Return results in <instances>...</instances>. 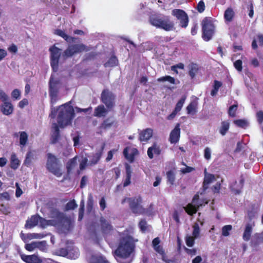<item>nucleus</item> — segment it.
Segmentation results:
<instances>
[{
	"mask_svg": "<svg viewBox=\"0 0 263 263\" xmlns=\"http://www.w3.org/2000/svg\"><path fill=\"white\" fill-rule=\"evenodd\" d=\"M103 149L104 146H103L97 153L92 154L91 156V159L89 162L90 165L92 166L96 165L99 162L102 157Z\"/></svg>",
	"mask_w": 263,
	"mask_h": 263,
	"instance_id": "nucleus-23",
	"label": "nucleus"
},
{
	"mask_svg": "<svg viewBox=\"0 0 263 263\" xmlns=\"http://www.w3.org/2000/svg\"><path fill=\"white\" fill-rule=\"evenodd\" d=\"M91 48L82 43L69 45L64 51L63 55L66 58L71 57L73 55L82 52H87Z\"/></svg>",
	"mask_w": 263,
	"mask_h": 263,
	"instance_id": "nucleus-8",
	"label": "nucleus"
},
{
	"mask_svg": "<svg viewBox=\"0 0 263 263\" xmlns=\"http://www.w3.org/2000/svg\"><path fill=\"white\" fill-rule=\"evenodd\" d=\"M238 109V105L234 104L231 106L228 110V114L231 117H235L236 116V112Z\"/></svg>",
	"mask_w": 263,
	"mask_h": 263,
	"instance_id": "nucleus-46",
	"label": "nucleus"
},
{
	"mask_svg": "<svg viewBox=\"0 0 263 263\" xmlns=\"http://www.w3.org/2000/svg\"><path fill=\"white\" fill-rule=\"evenodd\" d=\"M118 64V60L117 57L115 55L111 56L108 61L104 64L105 67H114L117 65Z\"/></svg>",
	"mask_w": 263,
	"mask_h": 263,
	"instance_id": "nucleus-36",
	"label": "nucleus"
},
{
	"mask_svg": "<svg viewBox=\"0 0 263 263\" xmlns=\"http://www.w3.org/2000/svg\"><path fill=\"white\" fill-rule=\"evenodd\" d=\"M234 123L238 127L246 128L248 126V122L245 119H237L234 121Z\"/></svg>",
	"mask_w": 263,
	"mask_h": 263,
	"instance_id": "nucleus-41",
	"label": "nucleus"
},
{
	"mask_svg": "<svg viewBox=\"0 0 263 263\" xmlns=\"http://www.w3.org/2000/svg\"><path fill=\"white\" fill-rule=\"evenodd\" d=\"M1 111L5 115H10L13 111V107L10 102L3 103L1 106Z\"/></svg>",
	"mask_w": 263,
	"mask_h": 263,
	"instance_id": "nucleus-24",
	"label": "nucleus"
},
{
	"mask_svg": "<svg viewBox=\"0 0 263 263\" xmlns=\"http://www.w3.org/2000/svg\"><path fill=\"white\" fill-rule=\"evenodd\" d=\"M61 86V81L54 79L52 76H51L49 81V95L52 103H54L57 102L58 95Z\"/></svg>",
	"mask_w": 263,
	"mask_h": 263,
	"instance_id": "nucleus-7",
	"label": "nucleus"
},
{
	"mask_svg": "<svg viewBox=\"0 0 263 263\" xmlns=\"http://www.w3.org/2000/svg\"><path fill=\"white\" fill-rule=\"evenodd\" d=\"M200 205H196L191 203H189L185 207H184L185 211L190 216H193L198 211Z\"/></svg>",
	"mask_w": 263,
	"mask_h": 263,
	"instance_id": "nucleus-26",
	"label": "nucleus"
},
{
	"mask_svg": "<svg viewBox=\"0 0 263 263\" xmlns=\"http://www.w3.org/2000/svg\"><path fill=\"white\" fill-rule=\"evenodd\" d=\"M204 158L209 160L211 158V152L209 147H206L204 150Z\"/></svg>",
	"mask_w": 263,
	"mask_h": 263,
	"instance_id": "nucleus-56",
	"label": "nucleus"
},
{
	"mask_svg": "<svg viewBox=\"0 0 263 263\" xmlns=\"http://www.w3.org/2000/svg\"><path fill=\"white\" fill-rule=\"evenodd\" d=\"M157 81L159 82L167 81L172 84H176L175 79L170 76H165L164 77H160L157 79Z\"/></svg>",
	"mask_w": 263,
	"mask_h": 263,
	"instance_id": "nucleus-40",
	"label": "nucleus"
},
{
	"mask_svg": "<svg viewBox=\"0 0 263 263\" xmlns=\"http://www.w3.org/2000/svg\"><path fill=\"white\" fill-rule=\"evenodd\" d=\"M90 263H109L105 257L102 256L93 257Z\"/></svg>",
	"mask_w": 263,
	"mask_h": 263,
	"instance_id": "nucleus-39",
	"label": "nucleus"
},
{
	"mask_svg": "<svg viewBox=\"0 0 263 263\" xmlns=\"http://www.w3.org/2000/svg\"><path fill=\"white\" fill-rule=\"evenodd\" d=\"M234 66L239 72L242 70V62L241 60H237L234 63Z\"/></svg>",
	"mask_w": 263,
	"mask_h": 263,
	"instance_id": "nucleus-50",
	"label": "nucleus"
},
{
	"mask_svg": "<svg viewBox=\"0 0 263 263\" xmlns=\"http://www.w3.org/2000/svg\"><path fill=\"white\" fill-rule=\"evenodd\" d=\"M188 74L191 79H194L199 70V66L197 63L191 62L187 66Z\"/></svg>",
	"mask_w": 263,
	"mask_h": 263,
	"instance_id": "nucleus-18",
	"label": "nucleus"
},
{
	"mask_svg": "<svg viewBox=\"0 0 263 263\" xmlns=\"http://www.w3.org/2000/svg\"><path fill=\"white\" fill-rule=\"evenodd\" d=\"M256 117L257 121L259 124H261L263 122V111L259 110L256 113Z\"/></svg>",
	"mask_w": 263,
	"mask_h": 263,
	"instance_id": "nucleus-62",
	"label": "nucleus"
},
{
	"mask_svg": "<svg viewBox=\"0 0 263 263\" xmlns=\"http://www.w3.org/2000/svg\"><path fill=\"white\" fill-rule=\"evenodd\" d=\"M20 144L22 147L25 146L28 140V136L25 132H20Z\"/></svg>",
	"mask_w": 263,
	"mask_h": 263,
	"instance_id": "nucleus-34",
	"label": "nucleus"
},
{
	"mask_svg": "<svg viewBox=\"0 0 263 263\" xmlns=\"http://www.w3.org/2000/svg\"><path fill=\"white\" fill-rule=\"evenodd\" d=\"M43 242H32L30 243L26 244L25 246V248L28 251H32L34 249L39 247V245L42 243Z\"/></svg>",
	"mask_w": 263,
	"mask_h": 263,
	"instance_id": "nucleus-42",
	"label": "nucleus"
},
{
	"mask_svg": "<svg viewBox=\"0 0 263 263\" xmlns=\"http://www.w3.org/2000/svg\"><path fill=\"white\" fill-rule=\"evenodd\" d=\"M204 173L205 177L203 182V186L204 189H206L208 185L215 179V177L213 174H207L206 169L204 170Z\"/></svg>",
	"mask_w": 263,
	"mask_h": 263,
	"instance_id": "nucleus-30",
	"label": "nucleus"
},
{
	"mask_svg": "<svg viewBox=\"0 0 263 263\" xmlns=\"http://www.w3.org/2000/svg\"><path fill=\"white\" fill-rule=\"evenodd\" d=\"M167 182L170 185H173L175 181V175L172 171H169L166 173Z\"/></svg>",
	"mask_w": 263,
	"mask_h": 263,
	"instance_id": "nucleus-43",
	"label": "nucleus"
},
{
	"mask_svg": "<svg viewBox=\"0 0 263 263\" xmlns=\"http://www.w3.org/2000/svg\"><path fill=\"white\" fill-rule=\"evenodd\" d=\"M172 14L179 21L180 27L185 28L188 26L189 16L184 10L180 9H175L172 10Z\"/></svg>",
	"mask_w": 263,
	"mask_h": 263,
	"instance_id": "nucleus-10",
	"label": "nucleus"
},
{
	"mask_svg": "<svg viewBox=\"0 0 263 263\" xmlns=\"http://www.w3.org/2000/svg\"><path fill=\"white\" fill-rule=\"evenodd\" d=\"M117 124V121L112 117L108 118L105 119L100 125V128L106 129L110 128Z\"/></svg>",
	"mask_w": 263,
	"mask_h": 263,
	"instance_id": "nucleus-25",
	"label": "nucleus"
},
{
	"mask_svg": "<svg viewBox=\"0 0 263 263\" xmlns=\"http://www.w3.org/2000/svg\"><path fill=\"white\" fill-rule=\"evenodd\" d=\"M97 55V53L96 52H91L85 55V60H91L93 59Z\"/></svg>",
	"mask_w": 263,
	"mask_h": 263,
	"instance_id": "nucleus-64",
	"label": "nucleus"
},
{
	"mask_svg": "<svg viewBox=\"0 0 263 263\" xmlns=\"http://www.w3.org/2000/svg\"><path fill=\"white\" fill-rule=\"evenodd\" d=\"M183 249L185 252L191 255V256H194L197 253V249H188L185 246L183 247Z\"/></svg>",
	"mask_w": 263,
	"mask_h": 263,
	"instance_id": "nucleus-55",
	"label": "nucleus"
},
{
	"mask_svg": "<svg viewBox=\"0 0 263 263\" xmlns=\"http://www.w3.org/2000/svg\"><path fill=\"white\" fill-rule=\"evenodd\" d=\"M195 238L193 236H187L185 237V242L186 245L189 247H192L194 246L195 243Z\"/></svg>",
	"mask_w": 263,
	"mask_h": 263,
	"instance_id": "nucleus-48",
	"label": "nucleus"
},
{
	"mask_svg": "<svg viewBox=\"0 0 263 263\" xmlns=\"http://www.w3.org/2000/svg\"><path fill=\"white\" fill-rule=\"evenodd\" d=\"M182 164L183 165H185L186 167H184V168H181L180 171H181V172L182 173H183V174H186V173H190V172H192L193 171L195 170V168L194 167H191V166H186L184 162H183Z\"/></svg>",
	"mask_w": 263,
	"mask_h": 263,
	"instance_id": "nucleus-57",
	"label": "nucleus"
},
{
	"mask_svg": "<svg viewBox=\"0 0 263 263\" xmlns=\"http://www.w3.org/2000/svg\"><path fill=\"white\" fill-rule=\"evenodd\" d=\"M197 102L195 101H192L186 107L188 114H194L197 112Z\"/></svg>",
	"mask_w": 263,
	"mask_h": 263,
	"instance_id": "nucleus-33",
	"label": "nucleus"
},
{
	"mask_svg": "<svg viewBox=\"0 0 263 263\" xmlns=\"http://www.w3.org/2000/svg\"><path fill=\"white\" fill-rule=\"evenodd\" d=\"M252 233V227L251 224L247 223L246 225L245 229L243 233V239L248 241L250 239V237Z\"/></svg>",
	"mask_w": 263,
	"mask_h": 263,
	"instance_id": "nucleus-28",
	"label": "nucleus"
},
{
	"mask_svg": "<svg viewBox=\"0 0 263 263\" xmlns=\"http://www.w3.org/2000/svg\"><path fill=\"white\" fill-rule=\"evenodd\" d=\"M54 33L61 36L64 39L65 41L69 43L74 42L77 39L76 37H72L67 35L64 31L59 29H55L54 31Z\"/></svg>",
	"mask_w": 263,
	"mask_h": 263,
	"instance_id": "nucleus-22",
	"label": "nucleus"
},
{
	"mask_svg": "<svg viewBox=\"0 0 263 263\" xmlns=\"http://www.w3.org/2000/svg\"><path fill=\"white\" fill-rule=\"evenodd\" d=\"M154 249L162 256L165 254L163 247L161 245L157 246L154 248Z\"/></svg>",
	"mask_w": 263,
	"mask_h": 263,
	"instance_id": "nucleus-59",
	"label": "nucleus"
},
{
	"mask_svg": "<svg viewBox=\"0 0 263 263\" xmlns=\"http://www.w3.org/2000/svg\"><path fill=\"white\" fill-rule=\"evenodd\" d=\"M34 155L31 151H29L26 156L23 164L27 167L30 166L33 159Z\"/></svg>",
	"mask_w": 263,
	"mask_h": 263,
	"instance_id": "nucleus-35",
	"label": "nucleus"
},
{
	"mask_svg": "<svg viewBox=\"0 0 263 263\" xmlns=\"http://www.w3.org/2000/svg\"><path fill=\"white\" fill-rule=\"evenodd\" d=\"M93 208V200L92 199V197H90L88 199L87 203V211L90 212Z\"/></svg>",
	"mask_w": 263,
	"mask_h": 263,
	"instance_id": "nucleus-61",
	"label": "nucleus"
},
{
	"mask_svg": "<svg viewBox=\"0 0 263 263\" xmlns=\"http://www.w3.org/2000/svg\"><path fill=\"white\" fill-rule=\"evenodd\" d=\"M125 158L130 163L134 161L135 156L139 154V152L136 148H132L130 147H126L123 152Z\"/></svg>",
	"mask_w": 263,
	"mask_h": 263,
	"instance_id": "nucleus-12",
	"label": "nucleus"
},
{
	"mask_svg": "<svg viewBox=\"0 0 263 263\" xmlns=\"http://www.w3.org/2000/svg\"><path fill=\"white\" fill-rule=\"evenodd\" d=\"M200 233V229L198 225L195 226L194 227L193 231V237L194 238H197Z\"/></svg>",
	"mask_w": 263,
	"mask_h": 263,
	"instance_id": "nucleus-60",
	"label": "nucleus"
},
{
	"mask_svg": "<svg viewBox=\"0 0 263 263\" xmlns=\"http://www.w3.org/2000/svg\"><path fill=\"white\" fill-rule=\"evenodd\" d=\"M139 227L142 232H145L147 229V222L145 219H141L139 223Z\"/></svg>",
	"mask_w": 263,
	"mask_h": 263,
	"instance_id": "nucleus-51",
	"label": "nucleus"
},
{
	"mask_svg": "<svg viewBox=\"0 0 263 263\" xmlns=\"http://www.w3.org/2000/svg\"><path fill=\"white\" fill-rule=\"evenodd\" d=\"M116 95L108 89H104L101 94V101L108 109H111L115 105Z\"/></svg>",
	"mask_w": 263,
	"mask_h": 263,
	"instance_id": "nucleus-9",
	"label": "nucleus"
},
{
	"mask_svg": "<svg viewBox=\"0 0 263 263\" xmlns=\"http://www.w3.org/2000/svg\"><path fill=\"white\" fill-rule=\"evenodd\" d=\"M101 229L103 234H108L112 230V227L109 222L104 218L101 217L100 219Z\"/></svg>",
	"mask_w": 263,
	"mask_h": 263,
	"instance_id": "nucleus-16",
	"label": "nucleus"
},
{
	"mask_svg": "<svg viewBox=\"0 0 263 263\" xmlns=\"http://www.w3.org/2000/svg\"><path fill=\"white\" fill-rule=\"evenodd\" d=\"M205 8V6L204 2H203V0H201L198 3L197 7H196V9L198 12L202 13L204 11Z\"/></svg>",
	"mask_w": 263,
	"mask_h": 263,
	"instance_id": "nucleus-49",
	"label": "nucleus"
},
{
	"mask_svg": "<svg viewBox=\"0 0 263 263\" xmlns=\"http://www.w3.org/2000/svg\"><path fill=\"white\" fill-rule=\"evenodd\" d=\"M180 124L177 123L175 128L171 131L170 137L169 141L172 144H175L177 143L180 139Z\"/></svg>",
	"mask_w": 263,
	"mask_h": 263,
	"instance_id": "nucleus-13",
	"label": "nucleus"
},
{
	"mask_svg": "<svg viewBox=\"0 0 263 263\" xmlns=\"http://www.w3.org/2000/svg\"><path fill=\"white\" fill-rule=\"evenodd\" d=\"M74 116V109L72 106L66 103L60 107L58 116V124L55 123L52 124L54 131L51 135V143H56L60 139L59 127L64 128L66 126L71 124Z\"/></svg>",
	"mask_w": 263,
	"mask_h": 263,
	"instance_id": "nucleus-1",
	"label": "nucleus"
},
{
	"mask_svg": "<svg viewBox=\"0 0 263 263\" xmlns=\"http://www.w3.org/2000/svg\"><path fill=\"white\" fill-rule=\"evenodd\" d=\"M77 206L78 205L76 203V201L73 199L70 200L66 204L65 209L66 211L73 210L75 209Z\"/></svg>",
	"mask_w": 263,
	"mask_h": 263,
	"instance_id": "nucleus-44",
	"label": "nucleus"
},
{
	"mask_svg": "<svg viewBox=\"0 0 263 263\" xmlns=\"http://www.w3.org/2000/svg\"><path fill=\"white\" fill-rule=\"evenodd\" d=\"M116 151H117L116 149H113L112 150L109 151L108 152L107 156L106 158V162H108L112 159L113 155Z\"/></svg>",
	"mask_w": 263,
	"mask_h": 263,
	"instance_id": "nucleus-63",
	"label": "nucleus"
},
{
	"mask_svg": "<svg viewBox=\"0 0 263 263\" xmlns=\"http://www.w3.org/2000/svg\"><path fill=\"white\" fill-rule=\"evenodd\" d=\"M12 98L15 100H19L21 97V92L17 89H14L11 93Z\"/></svg>",
	"mask_w": 263,
	"mask_h": 263,
	"instance_id": "nucleus-53",
	"label": "nucleus"
},
{
	"mask_svg": "<svg viewBox=\"0 0 263 263\" xmlns=\"http://www.w3.org/2000/svg\"><path fill=\"white\" fill-rule=\"evenodd\" d=\"M76 157L70 159L66 164V169L68 173H69L76 164Z\"/></svg>",
	"mask_w": 263,
	"mask_h": 263,
	"instance_id": "nucleus-37",
	"label": "nucleus"
},
{
	"mask_svg": "<svg viewBox=\"0 0 263 263\" xmlns=\"http://www.w3.org/2000/svg\"><path fill=\"white\" fill-rule=\"evenodd\" d=\"M153 130L150 128H146L139 133V140L141 142H147L153 136Z\"/></svg>",
	"mask_w": 263,
	"mask_h": 263,
	"instance_id": "nucleus-17",
	"label": "nucleus"
},
{
	"mask_svg": "<svg viewBox=\"0 0 263 263\" xmlns=\"http://www.w3.org/2000/svg\"><path fill=\"white\" fill-rule=\"evenodd\" d=\"M202 37L206 42L212 39L214 32L215 27L213 24L212 18L210 17H204L201 22Z\"/></svg>",
	"mask_w": 263,
	"mask_h": 263,
	"instance_id": "nucleus-4",
	"label": "nucleus"
},
{
	"mask_svg": "<svg viewBox=\"0 0 263 263\" xmlns=\"http://www.w3.org/2000/svg\"><path fill=\"white\" fill-rule=\"evenodd\" d=\"M185 99V98H182L178 101L174 109L175 112H179V111H180L184 103Z\"/></svg>",
	"mask_w": 263,
	"mask_h": 263,
	"instance_id": "nucleus-47",
	"label": "nucleus"
},
{
	"mask_svg": "<svg viewBox=\"0 0 263 263\" xmlns=\"http://www.w3.org/2000/svg\"><path fill=\"white\" fill-rule=\"evenodd\" d=\"M0 211L5 215H8L10 213L9 207L3 204L0 205Z\"/></svg>",
	"mask_w": 263,
	"mask_h": 263,
	"instance_id": "nucleus-52",
	"label": "nucleus"
},
{
	"mask_svg": "<svg viewBox=\"0 0 263 263\" xmlns=\"http://www.w3.org/2000/svg\"><path fill=\"white\" fill-rule=\"evenodd\" d=\"M0 100L3 102H7L9 101V97L8 95L3 91H0Z\"/></svg>",
	"mask_w": 263,
	"mask_h": 263,
	"instance_id": "nucleus-54",
	"label": "nucleus"
},
{
	"mask_svg": "<svg viewBox=\"0 0 263 263\" xmlns=\"http://www.w3.org/2000/svg\"><path fill=\"white\" fill-rule=\"evenodd\" d=\"M46 168L47 170L58 177L62 175L61 164L58 158L51 153L47 154Z\"/></svg>",
	"mask_w": 263,
	"mask_h": 263,
	"instance_id": "nucleus-5",
	"label": "nucleus"
},
{
	"mask_svg": "<svg viewBox=\"0 0 263 263\" xmlns=\"http://www.w3.org/2000/svg\"><path fill=\"white\" fill-rule=\"evenodd\" d=\"M16 191H15V196L17 198L20 197L23 193L22 190L20 187L19 183H15Z\"/></svg>",
	"mask_w": 263,
	"mask_h": 263,
	"instance_id": "nucleus-58",
	"label": "nucleus"
},
{
	"mask_svg": "<svg viewBox=\"0 0 263 263\" xmlns=\"http://www.w3.org/2000/svg\"><path fill=\"white\" fill-rule=\"evenodd\" d=\"M232 230V226L230 224L226 225L222 228V235L225 237L230 235V232Z\"/></svg>",
	"mask_w": 263,
	"mask_h": 263,
	"instance_id": "nucleus-45",
	"label": "nucleus"
},
{
	"mask_svg": "<svg viewBox=\"0 0 263 263\" xmlns=\"http://www.w3.org/2000/svg\"><path fill=\"white\" fill-rule=\"evenodd\" d=\"M107 112V110L105 108L103 105H100L95 108L94 111V116L101 117L105 116Z\"/></svg>",
	"mask_w": 263,
	"mask_h": 263,
	"instance_id": "nucleus-27",
	"label": "nucleus"
},
{
	"mask_svg": "<svg viewBox=\"0 0 263 263\" xmlns=\"http://www.w3.org/2000/svg\"><path fill=\"white\" fill-rule=\"evenodd\" d=\"M235 15V12L232 8H228L224 13V18L226 22H231Z\"/></svg>",
	"mask_w": 263,
	"mask_h": 263,
	"instance_id": "nucleus-29",
	"label": "nucleus"
},
{
	"mask_svg": "<svg viewBox=\"0 0 263 263\" xmlns=\"http://www.w3.org/2000/svg\"><path fill=\"white\" fill-rule=\"evenodd\" d=\"M50 51V64L53 71H57L58 69V64L59 58L61 55V49L55 45L51 46L49 48Z\"/></svg>",
	"mask_w": 263,
	"mask_h": 263,
	"instance_id": "nucleus-11",
	"label": "nucleus"
},
{
	"mask_svg": "<svg viewBox=\"0 0 263 263\" xmlns=\"http://www.w3.org/2000/svg\"><path fill=\"white\" fill-rule=\"evenodd\" d=\"M147 153L149 158L153 159L154 154L157 156L161 154V149L159 146L154 143L152 146L148 148Z\"/></svg>",
	"mask_w": 263,
	"mask_h": 263,
	"instance_id": "nucleus-20",
	"label": "nucleus"
},
{
	"mask_svg": "<svg viewBox=\"0 0 263 263\" xmlns=\"http://www.w3.org/2000/svg\"><path fill=\"white\" fill-rule=\"evenodd\" d=\"M40 220L41 223L42 222V221H45L44 218L38 215H32L26 221L25 227L27 229H31L37 226Z\"/></svg>",
	"mask_w": 263,
	"mask_h": 263,
	"instance_id": "nucleus-14",
	"label": "nucleus"
},
{
	"mask_svg": "<svg viewBox=\"0 0 263 263\" xmlns=\"http://www.w3.org/2000/svg\"><path fill=\"white\" fill-rule=\"evenodd\" d=\"M23 261L26 263H42V259L36 254L26 255L22 254L20 255Z\"/></svg>",
	"mask_w": 263,
	"mask_h": 263,
	"instance_id": "nucleus-15",
	"label": "nucleus"
},
{
	"mask_svg": "<svg viewBox=\"0 0 263 263\" xmlns=\"http://www.w3.org/2000/svg\"><path fill=\"white\" fill-rule=\"evenodd\" d=\"M230 128V123L228 121H222L219 128V133L222 136H224Z\"/></svg>",
	"mask_w": 263,
	"mask_h": 263,
	"instance_id": "nucleus-32",
	"label": "nucleus"
},
{
	"mask_svg": "<svg viewBox=\"0 0 263 263\" xmlns=\"http://www.w3.org/2000/svg\"><path fill=\"white\" fill-rule=\"evenodd\" d=\"M245 182V178L243 175L242 174L240 176V180L239 184H237V181L232 184L231 186V188L232 191H233L235 194H239L240 193L242 189L243 188Z\"/></svg>",
	"mask_w": 263,
	"mask_h": 263,
	"instance_id": "nucleus-19",
	"label": "nucleus"
},
{
	"mask_svg": "<svg viewBox=\"0 0 263 263\" xmlns=\"http://www.w3.org/2000/svg\"><path fill=\"white\" fill-rule=\"evenodd\" d=\"M142 203V198L140 196L130 197L128 199L129 209L135 214L143 215L147 214L148 210L143 207L141 205Z\"/></svg>",
	"mask_w": 263,
	"mask_h": 263,
	"instance_id": "nucleus-6",
	"label": "nucleus"
},
{
	"mask_svg": "<svg viewBox=\"0 0 263 263\" xmlns=\"http://www.w3.org/2000/svg\"><path fill=\"white\" fill-rule=\"evenodd\" d=\"M222 86V83L220 81H218L217 80H215L214 81V85H213V89L211 90V95L212 96H215L219 88Z\"/></svg>",
	"mask_w": 263,
	"mask_h": 263,
	"instance_id": "nucleus-38",
	"label": "nucleus"
},
{
	"mask_svg": "<svg viewBox=\"0 0 263 263\" xmlns=\"http://www.w3.org/2000/svg\"><path fill=\"white\" fill-rule=\"evenodd\" d=\"M151 24L166 31L174 30L175 28L174 23L171 20L170 16L161 14H153L149 17Z\"/></svg>",
	"mask_w": 263,
	"mask_h": 263,
	"instance_id": "nucleus-3",
	"label": "nucleus"
},
{
	"mask_svg": "<svg viewBox=\"0 0 263 263\" xmlns=\"http://www.w3.org/2000/svg\"><path fill=\"white\" fill-rule=\"evenodd\" d=\"M261 243H263V231L254 234L253 239L250 242V246L253 248H255Z\"/></svg>",
	"mask_w": 263,
	"mask_h": 263,
	"instance_id": "nucleus-21",
	"label": "nucleus"
},
{
	"mask_svg": "<svg viewBox=\"0 0 263 263\" xmlns=\"http://www.w3.org/2000/svg\"><path fill=\"white\" fill-rule=\"evenodd\" d=\"M135 244L128 238H123L115 253L119 258L121 263H130L132 259L131 255L134 253L135 250Z\"/></svg>",
	"mask_w": 263,
	"mask_h": 263,
	"instance_id": "nucleus-2",
	"label": "nucleus"
},
{
	"mask_svg": "<svg viewBox=\"0 0 263 263\" xmlns=\"http://www.w3.org/2000/svg\"><path fill=\"white\" fill-rule=\"evenodd\" d=\"M20 165V161L15 154H12L10 158V167L13 170L17 169Z\"/></svg>",
	"mask_w": 263,
	"mask_h": 263,
	"instance_id": "nucleus-31",
	"label": "nucleus"
}]
</instances>
